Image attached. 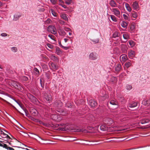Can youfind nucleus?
Instances as JSON below:
<instances>
[{
  "instance_id": "obj_1",
  "label": "nucleus",
  "mask_w": 150,
  "mask_h": 150,
  "mask_svg": "<svg viewBox=\"0 0 150 150\" xmlns=\"http://www.w3.org/2000/svg\"><path fill=\"white\" fill-rule=\"evenodd\" d=\"M48 31L50 32L51 33L55 35L56 34L57 31L55 26L52 25H49L47 29Z\"/></svg>"
},
{
  "instance_id": "obj_2",
  "label": "nucleus",
  "mask_w": 150,
  "mask_h": 150,
  "mask_svg": "<svg viewBox=\"0 0 150 150\" xmlns=\"http://www.w3.org/2000/svg\"><path fill=\"white\" fill-rule=\"evenodd\" d=\"M28 96L30 101L34 103H37L38 102V99L33 95L29 94L28 95Z\"/></svg>"
},
{
  "instance_id": "obj_3",
  "label": "nucleus",
  "mask_w": 150,
  "mask_h": 150,
  "mask_svg": "<svg viewBox=\"0 0 150 150\" xmlns=\"http://www.w3.org/2000/svg\"><path fill=\"white\" fill-rule=\"evenodd\" d=\"M11 84L15 88L18 90H21V86L18 82L13 81L12 82Z\"/></svg>"
},
{
  "instance_id": "obj_4",
  "label": "nucleus",
  "mask_w": 150,
  "mask_h": 150,
  "mask_svg": "<svg viewBox=\"0 0 150 150\" xmlns=\"http://www.w3.org/2000/svg\"><path fill=\"white\" fill-rule=\"evenodd\" d=\"M98 55L96 53L92 52L89 55V59L91 60H95L98 58Z\"/></svg>"
},
{
  "instance_id": "obj_5",
  "label": "nucleus",
  "mask_w": 150,
  "mask_h": 150,
  "mask_svg": "<svg viewBox=\"0 0 150 150\" xmlns=\"http://www.w3.org/2000/svg\"><path fill=\"white\" fill-rule=\"evenodd\" d=\"M44 98L49 103L52 102V98L51 95H48L46 93H45L44 94Z\"/></svg>"
},
{
  "instance_id": "obj_6",
  "label": "nucleus",
  "mask_w": 150,
  "mask_h": 150,
  "mask_svg": "<svg viewBox=\"0 0 150 150\" xmlns=\"http://www.w3.org/2000/svg\"><path fill=\"white\" fill-rule=\"evenodd\" d=\"M87 120L89 122H93L95 120V118L92 114H90L88 115L86 117Z\"/></svg>"
},
{
  "instance_id": "obj_7",
  "label": "nucleus",
  "mask_w": 150,
  "mask_h": 150,
  "mask_svg": "<svg viewBox=\"0 0 150 150\" xmlns=\"http://www.w3.org/2000/svg\"><path fill=\"white\" fill-rule=\"evenodd\" d=\"M22 14L21 13H18L15 14L13 16V20L14 21H17L19 18L22 16Z\"/></svg>"
},
{
  "instance_id": "obj_8",
  "label": "nucleus",
  "mask_w": 150,
  "mask_h": 150,
  "mask_svg": "<svg viewBox=\"0 0 150 150\" xmlns=\"http://www.w3.org/2000/svg\"><path fill=\"white\" fill-rule=\"evenodd\" d=\"M127 54L129 58H132L135 56L134 52L132 50H129L128 51Z\"/></svg>"
},
{
  "instance_id": "obj_9",
  "label": "nucleus",
  "mask_w": 150,
  "mask_h": 150,
  "mask_svg": "<svg viewBox=\"0 0 150 150\" xmlns=\"http://www.w3.org/2000/svg\"><path fill=\"white\" fill-rule=\"evenodd\" d=\"M89 103L91 107H94L97 104V103L94 100H91L89 101Z\"/></svg>"
},
{
  "instance_id": "obj_10",
  "label": "nucleus",
  "mask_w": 150,
  "mask_h": 150,
  "mask_svg": "<svg viewBox=\"0 0 150 150\" xmlns=\"http://www.w3.org/2000/svg\"><path fill=\"white\" fill-rule=\"evenodd\" d=\"M150 122V121L148 119L144 118L141 120L139 122V123H141L142 124H144L149 123Z\"/></svg>"
},
{
  "instance_id": "obj_11",
  "label": "nucleus",
  "mask_w": 150,
  "mask_h": 150,
  "mask_svg": "<svg viewBox=\"0 0 150 150\" xmlns=\"http://www.w3.org/2000/svg\"><path fill=\"white\" fill-rule=\"evenodd\" d=\"M50 67L51 69L54 70H57L58 69V66L53 63H51Z\"/></svg>"
},
{
  "instance_id": "obj_12",
  "label": "nucleus",
  "mask_w": 150,
  "mask_h": 150,
  "mask_svg": "<svg viewBox=\"0 0 150 150\" xmlns=\"http://www.w3.org/2000/svg\"><path fill=\"white\" fill-rule=\"evenodd\" d=\"M31 114L33 116H36L38 115L37 110L35 109H33L30 111Z\"/></svg>"
},
{
  "instance_id": "obj_13",
  "label": "nucleus",
  "mask_w": 150,
  "mask_h": 150,
  "mask_svg": "<svg viewBox=\"0 0 150 150\" xmlns=\"http://www.w3.org/2000/svg\"><path fill=\"white\" fill-rule=\"evenodd\" d=\"M121 66L119 64H117L115 68V70L117 72H119L121 70Z\"/></svg>"
},
{
  "instance_id": "obj_14",
  "label": "nucleus",
  "mask_w": 150,
  "mask_h": 150,
  "mask_svg": "<svg viewBox=\"0 0 150 150\" xmlns=\"http://www.w3.org/2000/svg\"><path fill=\"white\" fill-rule=\"evenodd\" d=\"M137 105V102H134L132 103H130L129 104L128 106L129 108H132L136 107Z\"/></svg>"
},
{
  "instance_id": "obj_15",
  "label": "nucleus",
  "mask_w": 150,
  "mask_h": 150,
  "mask_svg": "<svg viewBox=\"0 0 150 150\" xmlns=\"http://www.w3.org/2000/svg\"><path fill=\"white\" fill-rule=\"evenodd\" d=\"M132 6L133 8L135 9H137L139 7L138 3L136 1L133 2Z\"/></svg>"
},
{
  "instance_id": "obj_16",
  "label": "nucleus",
  "mask_w": 150,
  "mask_h": 150,
  "mask_svg": "<svg viewBox=\"0 0 150 150\" xmlns=\"http://www.w3.org/2000/svg\"><path fill=\"white\" fill-rule=\"evenodd\" d=\"M128 23L127 22L122 21L121 23V25L124 28H127V26Z\"/></svg>"
},
{
  "instance_id": "obj_17",
  "label": "nucleus",
  "mask_w": 150,
  "mask_h": 150,
  "mask_svg": "<svg viewBox=\"0 0 150 150\" xmlns=\"http://www.w3.org/2000/svg\"><path fill=\"white\" fill-rule=\"evenodd\" d=\"M110 4L112 7H115L116 4L114 0H111L110 2Z\"/></svg>"
},
{
  "instance_id": "obj_18",
  "label": "nucleus",
  "mask_w": 150,
  "mask_h": 150,
  "mask_svg": "<svg viewBox=\"0 0 150 150\" xmlns=\"http://www.w3.org/2000/svg\"><path fill=\"white\" fill-rule=\"evenodd\" d=\"M144 105H145L149 106L150 105V99L146 101H144L143 102Z\"/></svg>"
},
{
  "instance_id": "obj_19",
  "label": "nucleus",
  "mask_w": 150,
  "mask_h": 150,
  "mask_svg": "<svg viewBox=\"0 0 150 150\" xmlns=\"http://www.w3.org/2000/svg\"><path fill=\"white\" fill-rule=\"evenodd\" d=\"M114 14L118 17L120 16V12L118 10H113Z\"/></svg>"
},
{
  "instance_id": "obj_20",
  "label": "nucleus",
  "mask_w": 150,
  "mask_h": 150,
  "mask_svg": "<svg viewBox=\"0 0 150 150\" xmlns=\"http://www.w3.org/2000/svg\"><path fill=\"white\" fill-rule=\"evenodd\" d=\"M120 34L117 31H115L113 34L112 37L113 38H116L119 37Z\"/></svg>"
},
{
  "instance_id": "obj_21",
  "label": "nucleus",
  "mask_w": 150,
  "mask_h": 150,
  "mask_svg": "<svg viewBox=\"0 0 150 150\" xmlns=\"http://www.w3.org/2000/svg\"><path fill=\"white\" fill-rule=\"evenodd\" d=\"M56 53L58 55H60L62 54V52L59 47H57L56 49Z\"/></svg>"
},
{
  "instance_id": "obj_22",
  "label": "nucleus",
  "mask_w": 150,
  "mask_h": 150,
  "mask_svg": "<svg viewBox=\"0 0 150 150\" xmlns=\"http://www.w3.org/2000/svg\"><path fill=\"white\" fill-rule=\"evenodd\" d=\"M61 16L62 18L67 21H68V18H67L66 15L65 14H62L61 15Z\"/></svg>"
},
{
  "instance_id": "obj_23",
  "label": "nucleus",
  "mask_w": 150,
  "mask_h": 150,
  "mask_svg": "<svg viewBox=\"0 0 150 150\" xmlns=\"http://www.w3.org/2000/svg\"><path fill=\"white\" fill-rule=\"evenodd\" d=\"M135 25L134 23H132L129 26V29L131 30H133L135 28Z\"/></svg>"
},
{
  "instance_id": "obj_24",
  "label": "nucleus",
  "mask_w": 150,
  "mask_h": 150,
  "mask_svg": "<svg viewBox=\"0 0 150 150\" xmlns=\"http://www.w3.org/2000/svg\"><path fill=\"white\" fill-rule=\"evenodd\" d=\"M131 16L133 18H136L137 16V14L135 12L133 11L131 14Z\"/></svg>"
},
{
  "instance_id": "obj_25",
  "label": "nucleus",
  "mask_w": 150,
  "mask_h": 150,
  "mask_svg": "<svg viewBox=\"0 0 150 150\" xmlns=\"http://www.w3.org/2000/svg\"><path fill=\"white\" fill-rule=\"evenodd\" d=\"M123 36L124 39L125 40H127L129 39V36L128 34L126 33H124L123 35Z\"/></svg>"
},
{
  "instance_id": "obj_26",
  "label": "nucleus",
  "mask_w": 150,
  "mask_h": 150,
  "mask_svg": "<svg viewBox=\"0 0 150 150\" xmlns=\"http://www.w3.org/2000/svg\"><path fill=\"white\" fill-rule=\"evenodd\" d=\"M110 103L112 105H117L118 104V103L117 102L113 100H110Z\"/></svg>"
},
{
  "instance_id": "obj_27",
  "label": "nucleus",
  "mask_w": 150,
  "mask_h": 150,
  "mask_svg": "<svg viewBox=\"0 0 150 150\" xmlns=\"http://www.w3.org/2000/svg\"><path fill=\"white\" fill-rule=\"evenodd\" d=\"M127 46L125 45H123L122 48V49L124 51V52H127Z\"/></svg>"
},
{
  "instance_id": "obj_28",
  "label": "nucleus",
  "mask_w": 150,
  "mask_h": 150,
  "mask_svg": "<svg viewBox=\"0 0 150 150\" xmlns=\"http://www.w3.org/2000/svg\"><path fill=\"white\" fill-rule=\"evenodd\" d=\"M39 124L41 125H42L46 127H48L49 126V124L45 123L41 121H39Z\"/></svg>"
},
{
  "instance_id": "obj_29",
  "label": "nucleus",
  "mask_w": 150,
  "mask_h": 150,
  "mask_svg": "<svg viewBox=\"0 0 150 150\" xmlns=\"http://www.w3.org/2000/svg\"><path fill=\"white\" fill-rule=\"evenodd\" d=\"M51 58L54 61H57L58 60L57 58L55 56L53 55L51 56Z\"/></svg>"
},
{
  "instance_id": "obj_30",
  "label": "nucleus",
  "mask_w": 150,
  "mask_h": 150,
  "mask_svg": "<svg viewBox=\"0 0 150 150\" xmlns=\"http://www.w3.org/2000/svg\"><path fill=\"white\" fill-rule=\"evenodd\" d=\"M4 148L7 149H9L10 150H14L13 148L8 146L6 144L4 145Z\"/></svg>"
},
{
  "instance_id": "obj_31",
  "label": "nucleus",
  "mask_w": 150,
  "mask_h": 150,
  "mask_svg": "<svg viewBox=\"0 0 150 150\" xmlns=\"http://www.w3.org/2000/svg\"><path fill=\"white\" fill-rule=\"evenodd\" d=\"M128 42L130 45L131 47H133L135 45L134 42L132 40H129Z\"/></svg>"
},
{
  "instance_id": "obj_32",
  "label": "nucleus",
  "mask_w": 150,
  "mask_h": 150,
  "mask_svg": "<svg viewBox=\"0 0 150 150\" xmlns=\"http://www.w3.org/2000/svg\"><path fill=\"white\" fill-rule=\"evenodd\" d=\"M11 50L13 52H17L18 49L16 47H13L11 48Z\"/></svg>"
},
{
  "instance_id": "obj_33",
  "label": "nucleus",
  "mask_w": 150,
  "mask_h": 150,
  "mask_svg": "<svg viewBox=\"0 0 150 150\" xmlns=\"http://www.w3.org/2000/svg\"><path fill=\"white\" fill-rule=\"evenodd\" d=\"M64 28L65 31H66L67 32L68 31H70L71 32H72V30L71 29H70V28H68L67 27L64 26Z\"/></svg>"
},
{
  "instance_id": "obj_34",
  "label": "nucleus",
  "mask_w": 150,
  "mask_h": 150,
  "mask_svg": "<svg viewBox=\"0 0 150 150\" xmlns=\"http://www.w3.org/2000/svg\"><path fill=\"white\" fill-rule=\"evenodd\" d=\"M131 64L130 62H128L125 63V66L126 67L128 68L131 66Z\"/></svg>"
},
{
  "instance_id": "obj_35",
  "label": "nucleus",
  "mask_w": 150,
  "mask_h": 150,
  "mask_svg": "<svg viewBox=\"0 0 150 150\" xmlns=\"http://www.w3.org/2000/svg\"><path fill=\"white\" fill-rule=\"evenodd\" d=\"M110 18L113 21L115 22L117 21L116 17L112 15H110Z\"/></svg>"
},
{
  "instance_id": "obj_36",
  "label": "nucleus",
  "mask_w": 150,
  "mask_h": 150,
  "mask_svg": "<svg viewBox=\"0 0 150 150\" xmlns=\"http://www.w3.org/2000/svg\"><path fill=\"white\" fill-rule=\"evenodd\" d=\"M126 88L127 90H129L132 88V87L131 85H127L126 86Z\"/></svg>"
},
{
  "instance_id": "obj_37",
  "label": "nucleus",
  "mask_w": 150,
  "mask_h": 150,
  "mask_svg": "<svg viewBox=\"0 0 150 150\" xmlns=\"http://www.w3.org/2000/svg\"><path fill=\"white\" fill-rule=\"evenodd\" d=\"M100 129L103 131H105L106 129V127L104 125H101L100 127Z\"/></svg>"
},
{
  "instance_id": "obj_38",
  "label": "nucleus",
  "mask_w": 150,
  "mask_h": 150,
  "mask_svg": "<svg viewBox=\"0 0 150 150\" xmlns=\"http://www.w3.org/2000/svg\"><path fill=\"white\" fill-rule=\"evenodd\" d=\"M125 6L127 9H131L129 5L128 4L125 3Z\"/></svg>"
},
{
  "instance_id": "obj_39",
  "label": "nucleus",
  "mask_w": 150,
  "mask_h": 150,
  "mask_svg": "<svg viewBox=\"0 0 150 150\" xmlns=\"http://www.w3.org/2000/svg\"><path fill=\"white\" fill-rule=\"evenodd\" d=\"M1 134H3L4 135H5L6 137L7 138H8L9 139H11L10 137L8 134L4 133L2 131H1Z\"/></svg>"
},
{
  "instance_id": "obj_40",
  "label": "nucleus",
  "mask_w": 150,
  "mask_h": 150,
  "mask_svg": "<svg viewBox=\"0 0 150 150\" xmlns=\"http://www.w3.org/2000/svg\"><path fill=\"white\" fill-rule=\"evenodd\" d=\"M34 71L35 72L36 74H39V71L38 69L36 68H34Z\"/></svg>"
},
{
  "instance_id": "obj_41",
  "label": "nucleus",
  "mask_w": 150,
  "mask_h": 150,
  "mask_svg": "<svg viewBox=\"0 0 150 150\" xmlns=\"http://www.w3.org/2000/svg\"><path fill=\"white\" fill-rule=\"evenodd\" d=\"M51 11V12L52 13V14L54 16H57V14L55 13V12L54 11V10H50Z\"/></svg>"
},
{
  "instance_id": "obj_42",
  "label": "nucleus",
  "mask_w": 150,
  "mask_h": 150,
  "mask_svg": "<svg viewBox=\"0 0 150 150\" xmlns=\"http://www.w3.org/2000/svg\"><path fill=\"white\" fill-rule=\"evenodd\" d=\"M40 84L41 85V86L42 87V88L44 87V83H42V80L41 79H40Z\"/></svg>"
},
{
  "instance_id": "obj_43",
  "label": "nucleus",
  "mask_w": 150,
  "mask_h": 150,
  "mask_svg": "<svg viewBox=\"0 0 150 150\" xmlns=\"http://www.w3.org/2000/svg\"><path fill=\"white\" fill-rule=\"evenodd\" d=\"M46 77L48 79H49L50 78V74L49 72L45 74Z\"/></svg>"
},
{
  "instance_id": "obj_44",
  "label": "nucleus",
  "mask_w": 150,
  "mask_h": 150,
  "mask_svg": "<svg viewBox=\"0 0 150 150\" xmlns=\"http://www.w3.org/2000/svg\"><path fill=\"white\" fill-rule=\"evenodd\" d=\"M24 112H25V115L28 117L30 115L28 113V111L24 109Z\"/></svg>"
},
{
  "instance_id": "obj_45",
  "label": "nucleus",
  "mask_w": 150,
  "mask_h": 150,
  "mask_svg": "<svg viewBox=\"0 0 150 150\" xmlns=\"http://www.w3.org/2000/svg\"><path fill=\"white\" fill-rule=\"evenodd\" d=\"M127 56H125L122 57V59L123 61H125L126 60H127Z\"/></svg>"
},
{
  "instance_id": "obj_46",
  "label": "nucleus",
  "mask_w": 150,
  "mask_h": 150,
  "mask_svg": "<svg viewBox=\"0 0 150 150\" xmlns=\"http://www.w3.org/2000/svg\"><path fill=\"white\" fill-rule=\"evenodd\" d=\"M59 23L62 25H65V22L62 20H59Z\"/></svg>"
},
{
  "instance_id": "obj_47",
  "label": "nucleus",
  "mask_w": 150,
  "mask_h": 150,
  "mask_svg": "<svg viewBox=\"0 0 150 150\" xmlns=\"http://www.w3.org/2000/svg\"><path fill=\"white\" fill-rule=\"evenodd\" d=\"M72 105L71 103H68L66 104V106L68 108H70L71 107Z\"/></svg>"
},
{
  "instance_id": "obj_48",
  "label": "nucleus",
  "mask_w": 150,
  "mask_h": 150,
  "mask_svg": "<svg viewBox=\"0 0 150 150\" xmlns=\"http://www.w3.org/2000/svg\"><path fill=\"white\" fill-rule=\"evenodd\" d=\"M47 46L50 49H53V46L50 44L48 43L47 44Z\"/></svg>"
},
{
  "instance_id": "obj_49",
  "label": "nucleus",
  "mask_w": 150,
  "mask_h": 150,
  "mask_svg": "<svg viewBox=\"0 0 150 150\" xmlns=\"http://www.w3.org/2000/svg\"><path fill=\"white\" fill-rule=\"evenodd\" d=\"M51 20L50 19L48 18L47 20L45 21V24H47L50 23Z\"/></svg>"
},
{
  "instance_id": "obj_50",
  "label": "nucleus",
  "mask_w": 150,
  "mask_h": 150,
  "mask_svg": "<svg viewBox=\"0 0 150 150\" xmlns=\"http://www.w3.org/2000/svg\"><path fill=\"white\" fill-rule=\"evenodd\" d=\"M67 129V128H66V127L64 126V127L60 128V130H61L62 131H65Z\"/></svg>"
},
{
  "instance_id": "obj_51",
  "label": "nucleus",
  "mask_w": 150,
  "mask_h": 150,
  "mask_svg": "<svg viewBox=\"0 0 150 150\" xmlns=\"http://www.w3.org/2000/svg\"><path fill=\"white\" fill-rule=\"evenodd\" d=\"M3 142H4L0 141V146L4 148V145L6 144L4 143Z\"/></svg>"
},
{
  "instance_id": "obj_52",
  "label": "nucleus",
  "mask_w": 150,
  "mask_h": 150,
  "mask_svg": "<svg viewBox=\"0 0 150 150\" xmlns=\"http://www.w3.org/2000/svg\"><path fill=\"white\" fill-rule=\"evenodd\" d=\"M48 36L49 37L52 39V40L54 39V36L53 35H51V34H49L48 35Z\"/></svg>"
},
{
  "instance_id": "obj_53",
  "label": "nucleus",
  "mask_w": 150,
  "mask_h": 150,
  "mask_svg": "<svg viewBox=\"0 0 150 150\" xmlns=\"http://www.w3.org/2000/svg\"><path fill=\"white\" fill-rule=\"evenodd\" d=\"M23 79L24 81H27L28 80V78L25 76H24L23 77Z\"/></svg>"
},
{
  "instance_id": "obj_54",
  "label": "nucleus",
  "mask_w": 150,
  "mask_h": 150,
  "mask_svg": "<svg viewBox=\"0 0 150 150\" xmlns=\"http://www.w3.org/2000/svg\"><path fill=\"white\" fill-rule=\"evenodd\" d=\"M7 34L6 33H3L1 34V36L2 37H6L7 36Z\"/></svg>"
},
{
  "instance_id": "obj_55",
  "label": "nucleus",
  "mask_w": 150,
  "mask_h": 150,
  "mask_svg": "<svg viewBox=\"0 0 150 150\" xmlns=\"http://www.w3.org/2000/svg\"><path fill=\"white\" fill-rule=\"evenodd\" d=\"M75 132H83V131L80 129H77L75 130L74 131Z\"/></svg>"
},
{
  "instance_id": "obj_56",
  "label": "nucleus",
  "mask_w": 150,
  "mask_h": 150,
  "mask_svg": "<svg viewBox=\"0 0 150 150\" xmlns=\"http://www.w3.org/2000/svg\"><path fill=\"white\" fill-rule=\"evenodd\" d=\"M50 1L53 4H55L56 2V0H50Z\"/></svg>"
},
{
  "instance_id": "obj_57",
  "label": "nucleus",
  "mask_w": 150,
  "mask_h": 150,
  "mask_svg": "<svg viewBox=\"0 0 150 150\" xmlns=\"http://www.w3.org/2000/svg\"><path fill=\"white\" fill-rule=\"evenodd\" d=\"M28 118L31 120H33V121L34 120V119L35 118H34L33 117H32V116L30 115L28 117Z\"/></svg>"
},
{
  "instance_id": "obj_58",
  "label": "nucleus",
  "mask_w": 150,
  "mask_h": 150,
  "mask_svg": "<svg viewBox=\"0 0 150 150\" xmlns=\"http://www.w3.org/2000/svg\"><path fill=\"white\" fill-rule=\"evenodd\" d=\"M123 16L124 18L125 19L127 20L128 19V16H127L126 15H125V14H123Z\"/></svg>"
},
{
  "instance_id": "obj_59",
  "label": "nucleus",
  "mask_w": 150,
  "mask_h": 150,
  "mask_svg": "<svg viewBox=\"0 0 150 150\" xmlns=\"http://www.w3.org/2000/svg\"><path fill=\"white\" fill-rule=\"evenodd\" d=\"M33 121L39 123V121H40L38 119L35 118L34 119V120Z\"/></svg>"
},
{
  "instance_id": "obj_60",
  "label": "nucleus",
  "mask_w": 150,
  "mask_h": 150,
  "mask_svg": "<svg viewBox=\"0 0 150 150\" xmlns=\"http://www.w3.org/2000/svg\"><path fill=\"white\" fill-rule=\"evenodd\" d=\"M116 80V78L115 77H113L111 78V81H115Z\"/></svg>"
},
{
  "instance_id": "obj_61",
  "label": "nucleus",
  "mask_w": 150,
  "mask_h": 150,
  "mask_svg": "<svg viewBox=\"0 0 150 150\" xmlns=\"http://www.w3.org/2000/svg\"><path fill=\"white\" fill-rule=\"evenodd\" d=\"M62 47L63 48L65 49V50H67L69 49V47H65L63 46H62Z\"/></svg>"
},
{
  "instance_id": "obj_62",
  "label": "nucleus",
  "mask_w": 150,
  "mask_h": 150,
  "mask_svg": "<svg viewBox=\"0 0 150 150\" xmlns=\"http://www.w3.org/2000/svg\"><path fill=\"white\" fill-rule=\"evenodd\" d=\"M62 47L63 48L65 49V50H67L69 49V47H65L63 46H62Z\"/></svg>"
},
{
  "instance_id": "obj_63",
  "label": "nucleus",
  "mask_w": 150,
  "mask_h": 150,
  "mask_svg": "<svg viewBox=\"0 0 150 150\" xmlns=\"http://www.w3.org/2000/svg\"><path fill=\"white\" fill-rule=\"evenodd\" d=\"M118 3L120 4L122 2V0H115Z\"/></svg>"
},
{
  "instance_id": "obj_64",
  "label": "nucleus",
  "mask_w": 150,
  "mask_h": 150,
  "mask_svg": "<svg viewBox=\"0 0 150 150\" xmlns=\"http://www.w3.org/2000/svg\"><path fill=\"white\" fill-rule=\"evenodd\" d=\"M64 42H67L68 40V39H67V38H65L64 39Z\"/></svg>"
}]
</instances>
